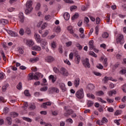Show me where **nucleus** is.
Wrapping results in <instances>:
<instances>
[{
    "label": "nucleus",
    "mask_w": 126,
    "mask_h": 126,
    "mask_svg": "<svg viewBox=\"0 0 126 126\" xmlns=\"http://www.w3.org/2000/svg\"><path fill=\"white\" fill-rule=\"evenodd\" d=\"M24 94L25 95V96H30V94H29V90H25L24 91Z\"/></svg>",
    "instance_id": "3c124183"
},
{
    "label": "nucleus",
    "mask_w": 126,
    "mask_h": 126,
    "mask_svg": "<svg viewBox=\"0 0 126 126\" xmlns=\"http://www.w3.org/2000/svg\"><path fill=\"white\" fill-rule=\"evenodd\" d=\"M27 45L29 47H32L34 45V42H33L32 40H27Z\"/></svg>",
    "instance_id": "a211bd4d"
},
{
    "label": "nucleus",
    "mask_w": 126,
    "mask_h": 126,
    "mask_svg": "<svg viewBox=\"0 0 126 126\" xmlns=\"http://www.w3.org/2000/svg\"><path fill=\"white\" fill-rule=\"evenodd\" d=\"M102 81L104 82V84L108 83V81H109V77L105 76L102 79Z\"/></svg>",
    "instance_id": "bb28decb"
},
{
    "label": "nucleus",
    "mask_w": 126,
    "mask_h": 126,
    "mask_svg": "<svg viewBox=\"0 0 126 126\" xmlns=\"http://www.w3.org/2000/svg\"><path fill=\"white\" fill-rule=\"evenodd\" d=\"M32 49L34 51H41V50H42L41 47L37 45L33 46Z\"/></svg>",
    "instance_id": "393cba45"
},
{
    "label": "nucleus",
    "mask_w": 126,
    "mask_h": 126,
    "mask_svg": "<svg viewBox=\"0 0 126 126\" xmlns=\"http://www.w3.org/2000/svg\"><path fill=\"white\" fill-rule=\"evenodd\" d=\"M45 20H50L51 19V17L50 15H47L45 16Z\"/></svg>",
    "instance_id": "5fc2aeb1"
},
{
    "label": "nucleus",
    "mask_w": 126,
    "mask_h": 126,
    "mask_svg": "<svg viewBox=\"0 0 126 126\" xmlns=\"http://www.w3.org/2000/svg\"><path fill=\"white\" fill-rule=\"evenodd\" d=\"M66 123H69L70 124H72L73 123V121H72V119H68L66 120Z\"/></svg>",
    "instance_id": "0e129e2a"
},
{
    "label": "nucleus",
    "mask_w": 126,
    "mask_h": 126,
    "mask_svg": "<svg viewBox=\"0 0 126 126\" xmlns=\"http://www.w3.org/2000/svg\"><path fill=\"white\" fill-rule=\"evenodd\" d=\"M107 111L108 112H114V108H113V107H108L107 108Z\"/></svg>",
    "instance_id": "338daca9"
},
{
    "label": "nucleus",
    "mask_w": 126,
    "mask_h": 126,
    "mask_svg": "<svg viewBox=\"0 0 126 126\" xmlns=\"http://www.w3.org/2000/svg\"><path fill=\"white\" fill-rule=\"evenodd\" d=\"M34 37H35V39L36 42H37V43H41L42 39V38H41V36H40V35H39L37 33H35Z\"/></svg>",
    "instance_id": "9d476101"
},
{
    "label": "nucleus",
    "mask_w": 126,
    "mask_h": 126,
    "mask_svg": "<svg viewBox=\"0 0 126 126\" xmlns=\"http://www.w3.org/2000/svg\"><path fill=\"white\" fill-rule=\"evenodd\" d=\"M106 123H108V120L105 117H103L101 120V123L106 124Z\"/></svg>",
    "instance_id": "e433bc0d"
},
{
    "label": "nucleus",
    "mask_w": 126,
    "mask_h": 126,
    "mask_svg": "<svg viewBox=\"0 0 126 126\" xmlns=\"http://www.w3.org/2000/svg\"><path fill=\"white\" fill-rule=\"evenodd\" d=\"M122 88H123V91H124V92L126 93V84L124 85Z\"/></svg>",
    "instance_id": "774afa93"
},
{
    "label": "nucleus",
    "mask_w": 126,
    "mask_h": 126,
    "mask_svg": "<svg viewBox=\"0 0 126 126\" xmlns=\"http://www.w3.org/2000/svg\"><path fill=\"white\" fill-rule=\"evenodd\" d=\"M39 60H40V59L38 57H35L33 58H31L30 60V62H31V63H36V62H38Z\"/></svg>",
    "instance_id": "aec40b11"
},
{
    "label": "nucleus",
    "mask_w": 126,
    "mask_h": 126,
    "mask_svg": "<svg viewBox=\"0 0 126 126\" xmlns=\"http://www.w3.org/2000/svg\"><path fill=\"white\" fill-rule=\"evenodd\" d=\"M88 88L90 90H93V89H94V88H95V86H94V85H93L92 84H90L88 86Z\"/></svg>",
    "instance_id": "a878e982"
},
{
    "label": "nucleus",
    "mask_w": 126,
    "mask_h": 126,
    "mask_svg": "<svg viewBox=\"0 0 126 126\" xmlns=\"http://www.w3.org/2000/svg\"><path fill=\"white\" fill-rule=\"evenodd\" d=\"M123 113L122 110H117L114 113L115 116H119Z\"/></svg>",
    "instance_id": "2f4dec72"
},
{
    "label": "nucleus",
    "mask_w": 126,
    "mask_h": 126,
    "mask_svg": "<svg viewBox=\"0 0 126 126\" xmlns=\"http://www.w3.org/2000/svg\"><path fill=\"white\" fill-rule=\"evenodd\" d=\"M120 64H121V63L120 62H117L115 64L113 65L112 67V71H115L119 66H120Z\"/></svg>",
    "instance_id": "2eb2a0df"
},
{
    "label": "nucleus",
    "mask_w": 126,
    "mask_h": 126,
    "mask_svg": "<svg viewBox=\"0 0 126 126\" xmlns=\"http://www.w3.org/2000/svg\"><path fill=\"white\" fill-rule=\"evenodd\" d=\"M76 96L78 99H83L84 98V91L83 89H80L76 93Z\"/></svg>",
    "instance_id": "f03ea898"
},
{
    "label": "nucleus",
    "mask_w": 126,
    "mask_h": 126,
    "mask_svg": "<svg viewBox=\"0 0 126 126\" xmlns=\"http://www.w3.org/2000/svg\"><path fill=\"white\" fill-rule=\"evenodd\" d=\"M40 43L41 45L42 49L43 50H45V47L47 46V45H48V42H47V40H46V39H42L41 42Z\"/></svg>",
    "instance_id": "1a4fd4ad"
},
{
    "label": "nucleus",
    "mask_w": 126,
    "mask_h": 126,
    "mask_svg": "<svg viewBox=\"0 0 126 126\" xmlns=\"http://www.w3.org/2000/svg\"><path fill=\"white\" fill-rule=\"evenodd\" d=\"M88 8L87 6H82L81 7V10L82 11H85L86 10H87Z\"/></svg>",
    "instance_id": "052dcab7"
},
{
    "label": "nucleus",
    "mask_w": 126,
    "mask_h": 126,
    "mask_svg": "<svg viewBox=\"0 0 126 126\" xmlns=\"http://www.w3.org/2000/svg\"><path fill=\"white\" fill-rule=\"evenodd\" d=\"M1 54L2 55L3 61H6V57H5V55L4 54L3 51H1Z\"/></svg>",
    "instance_id": "09e8293b"
},
{
    "label": "nucleus",
    "mask_w": 126,
    "mask_h": 126,
    "mask_svg": "<svg viewBox=\"0 0 126 126\" xmlns=\"http://www.w3.org/2000/svg\"><path fill=\"white\" fill-rule=\"evenodd\" d=\"M7 32L8 34H9V35H10V36H11L12 37H17V33L13 31L8 30Z\"/></svg>",
    "instance_id": "9b49d317"
},
{
    "label": "nucleus",
    "mask_w": 126,
    "mask_h": 126,
    "mask_svg": "<svg viewBox=\"0 0 126 126\" xmlns=\"http://www.w3.org/2000/svg\"><path fill=\"white\" fill-rule=\"evenodd\" d=\"M63 17L65 20H69L70 17V16L69 15V13L67 12L65 13L63 15Z\"/></svg>",
    "instance_id": "6ab92c4d"
},
{
    "label": "nucleus",
    "mask_w": 126,
    "mask_h": 126,
    "mask_svg": "<svg viewBox=\"0 0 126 126\" xmlns=\"http://www.w3.org/2000/svg\"><path fill=\"white\" fill-rule=\"evenodd\" d=\"M90 56H92V57H94V58H97V55L95 54L93 52H90Z\"/></svg>",
    "instance_id": "6e6d98bb"
},
{
    "label": "nucleus",
    "mask_w": 126,
    "mask_h": 126,
    "mask_svg": "<svg viewBox=\"0 0 126 126\" xmlns=\"http://www.w3.org/2000/svg\"><path fill=\"white\" fill-rule=\"evenodd\" d=\"M67 30L69 32L70 34L73 33L74 32L73 31V29L72 28V26H69L67 27Z\"/></svg>",
    "instance_id": "c85d7f7f"
},
{
    "label": "nucleus",
    "mask_w": 126,
    "mask_h": 126,
    "mask_svg": "<svg viewBox=\"0 0 126 126\" xmlns=\"http://www.w3.org/2000/svg\"><path fill=\"white\" fill-rule=\"evenodd\" d=\"M89 45L90 50H93L94 49V41L93 40L90 41Z\"/></svg>",
    "instance_id": "dca6fc26"
},
{
    "label": "nucleus",
    "mask_w": 126,
    "mask_h": 126,
    "mask_svg": "<svg viewBox=\"0 0 126 126\" xmlns=\"http://www.w3.org/2000/svg\"><path fill=\"white\" fill-rule=\"evenodd\" d=\"M83 65L85 66V67H88V68H90V63H89V59L88 58H86L82 62Z\"/></svg>",
    "instance_id": "0eeeda50"
},
{
    "label": "nucleus",
    "mask_w": 126,
    "mask_h": 126,
    "mask_svg": "<svg viewBox=\"0 0 126 126\" xmlns=\"http://www.w3.org/2000/svg\"><path fill=\"white\" fill-rule=\"evenodd\" d=\"M56 47H57V42L53 41L51 43V47L53 49H55Z\"/></svg>",
    "instance_id": "c9c22d12"
},
{
    "label": "nucleus",
    "mask_w": 126,
    "mask_h": 126,
    "mask_svg": "<svg viewBox=\"0 0 126 126\" xmlns=\"http://www.w3.org/2000/svg\"><path fill=\"white\" fill-rule=\"evenodd\" d=\"M59 87L62 90L63 92H65L66 91V88H65V85L64 83H60L59 84Z\"/></svg>",
    "instance_id": "f8f14e48"
},
{
    "label": "nucleus",
    "mask_w": 126,
    "mask_h": 126,
    "mask_svg": "<svg viewBox=\"0 0 126 126\" xmlns=\"http://www.w3.org/2000/svg\"><path fill=\"white\" fill-rule=\"evenodd\" d=\"M78 18V14H75L73 17H72V20H74V19H76V18Z\"/></svg>",
    "instance_id": "603ef678"
},
{
    "label": "nucleus",
    "mask_w": 126,
    "mask_h": 126,
    "mask_svg": "<svg viewBox=\"0 0 126 126\" xmlns=\"http://www.w3.org/2000/svg\"><path fill=\"white\" fill-rule=\"evenodd\" d=\"M23 120H24V121H26L27 122H29V123H31V122H32V119L29 118L23 117Z\"/></svg>",
    "instance_id": "a19ab883"
},
{
    "label": "nucleus",
    "mask_w": 126,
    "mask_h": 126,
    "mask_svg": "<svg viewBox=\"0 0 126 126\" xmlns=\"http://www.w3.org/2000/svg\"><path fill=\"white\" fill-rule=\"evenodd\" d=\"M40 7H41V4H40V3H38L35 7V9L36 10H39Z\"/></svg>",
    "instance_id": "37998d69"
},
{
    "label": "nucleus",
    "mask_w": 126,
    "mask_h": 126,
    "mask_svg": "<svg viewBox=\"0 0 126 126\" xmlns=\"http://www.w3.org/2000/svg\"><path fill=\"white\" fill-rule=\"evenodd\" d=\"M61 27H57L56 28H55V32H57V33H60V32H61Z\"/></svg>",
    "instance_id": "58836bf2"
},
{
    "label": "nucleus",
    "mask_w": 126,
    "mask_h": 126,
    "mask_svg": "<svg viewBox=\"0 0 126 126\" xmlns=\"http://www.w3.org/2000/svg\"><path fill=\"white\" fill-rule=\"evenodd\" d=\"M113 94H114V95H115V94H117V92L115 91V90H113L108 92L109 96L112 97V96H113Z\"/></svg>",
    "instance_id": "412c9836"
},
{
    "label": "nucleus",
    "mask_w": 126,
    "mask_h": 126,
    "mask_svg": "<svg viewBox=\"0 0 126 126\" xmlns=\"http://www.w3.org/2000/svg\"><path fill=\"white\" fill-rule=\"evenodd\" d=\"M60 90L58 88L55 87H51L48 89V93L49 94H53V93H59Z\"/></svg>",
    "instance_id": "20e7f679"
},
{
    "label": "nucleus",
    "mask_w": 126,
    "mask_h": 126,
    "mask_svg": "<svg viewBox=\"0 0 126 126\" xmlns=\"http://www.w3.org/2000/svg\"><path fill=\"white\" fill-rule=\"evenodd\" d=\"M95 34H96V35H98V32H99V27L96 26V27L95 28Z\"/></svg>",
    "instance_id": "e2e57ef3"
},
{
    "label": "nucleus",
    "mask_w": 126,
    "mask_h": 126,
    "mask_svg": "<svg viewBox=\"0 0 126 126\" xmlns=\"http://www.w3.org/2000/svg\"><path fill=\"white\" fill-rule=\"evenodd\" d=\"M19 21L21 22V23H23L24 22V15H23V13L20 12L19 15Z\"/></svg>",
    "instance_id": "4468645a"
},
{
    "label": "nucleus",
    "mask_w": 126,
    "mask_h": 126,
    "mask_svg": "<svg viewBox=\"0 0 126 126\" xmlns=\"http://www.w3.org/2000/svg\"><path fill=\"white\" fill-rule=\"evenodd\" d=\"M7 122L8 125H10L12 124V120H11V118L10 117H7L6 118Z\"/></svg>",
    "instance_id": "72a5a7b5"
},
{
    "label": "nucleus",
    "mask_w": 126,
    "mask_h": 126,
    "mask_svg": "<svg viewBox=\"0 0 126 126\" xmlns=\"http://www.w3.org/2000/svg\"><path fill=\"white\" fill-rule=\"evenodd\" d=\"M60 73L62 74V75H63V76H67V75H68V72L63 67L61 68Z\"/></svg>",
    "instance_id": "423d86ee"
},
{
    "label": "nucleus",
    "mask_w": 126,
    "mask_h": 126,
    "mask_svg": "<svg viewBox=\"0 0 126 126\" xmlns=\"http://www.w3.org/2000/svg\"><path fill=\"white\" fill-rule=\"evenodd\" d=\"M80 79H79V78H77L75 79L74 81V86L75 87H78L79 86Z\"/></svg>",
    "instance_id": "f3484780"
},
{
    "label": "nucleus",
    "mask_w": 126,
    "mask_h": 126,
    "mask_svg": "<svg viewBox=\"0 0 126 126\" xmlns=\"http://www.w3.org/2000/svg\"><path fill=\"white\" fill-rule=\"evenodd\" d=\"M76 46L77 48V49H78V50H79L80 51L81 50H82V46H81L79 43H77L76 44Z\"/></svg>",
    "instance_id": "a18cd8bd"
},
{
    "label": "nucleus",
    "mask_w": 126,
    "mask_h": 126,
    "mask_svg": "<svg viewBox=\"0 0 126 126\" xmlns=\"http://www.w3.org/2000/svg\"><path fill=\"white\" fill-rule=\"evenodd\" d=\"M64 109L65 112H66V113H64V116L65 117H67L68 116L71 115V114H73V111L71 109H68V107L65 106Z\"/></svg>",
    "instance_id": "7ed1b4c3"
},
{
    "label": "nucleus",
    "mask_w": 126,
    "mask_h": 126,
    "mask_svg": "<svg viewBox=\"0 0 126 126\" xmlns=\"http://www.w3.org/2000/svg\"><path fill=\"white\" fill-rule=\"evenodd\" d=\"M87 96L89 98H92V99H95V96L93 94H87Z\"/></svg>",
    "instance_id": "f704fd0d"
},
{
    "label": "nucleus",
    "mask_w": 126,
    "mask_h": 126,
    "mask_svg": "<svg viewBox=\"0 0 126 126\" xmlns=\"http://www.w3.org/2000/svg\"><path fill=\"white\" fill-rule=\"evenodd\" d=\"M10 116L11 118H16V117L18 116V114L16 113V112H11Z\"/></svg>",
    "instance_id": "cd10ccee"
},
{
    "label": "nucleus",
    "mask_w": 126,
    "mask_h": 126,
    "mask_svg": "<svg viewBox=\"0 0 126 126\" xmlns=\"http://www.w3.org/2000/svg\"><path fill=\"white\" fill-rule=\"evenodd\" d=\"M94 104V102L90 100L88 102V107H92Z\"/></svg>",
    "instance_id": "8fccbe9b"
},
{
    "label": "nucleus",
    "mask_w": 126,
    "mask_h": 126,
    "mask_svg": "<svg viewBox=\"0 0 126 126\" xmlns=\"http://www.w3.org/2000/svg\"><path fill=\"white\" fill-rule=\"evenodd\" d=\"M18 51H19V52L20 53V54H21V55H23V54L24 53V51L21 48H19Z\"/></svg>",
    "instance_id": "69168bd1"
},
{
    "label": "nucleus",
    "mask_w": 126,
    "mask_h": 126,
    "mask_svg": "<svg viewBox=\"0 0 126 126\" xmlns=\"http://www.w3.org/2000/svg\"><path fill=\"white\" fill-rule=\"evenodd\" d=\"M106 101L108 103H113L114 102V99H111V98H106Z\"/></svg>",
    "instance_id": "13d9d810"
},
{
    "label": "nucleus",
    "mask_w": 126,
    "mask_h": 126,
    "mask_svg": "<svg viewBox=\"0 0 126 126\" xmlns=\"http://www.w3.org/2000/svg\"><path fill=\"white\" fill-rule=\"evenodd\" d=\"M80 56L79 55H77L75 59L76 63L78 64V63H79L80 62Z\"/></svg>",
    "instance_id": "4be33fe9"
},
{
    "label": "nucleus",
    "mask_w": 126,
    "mask_h": 126,
    "mask_svg": "<svg viewBox=\"0 0 126 126\" xmlns=\"http://www.w3.org/2000/svg\"><path fill=\"white\" fill-rule=\"evenodd\" d=\"M48 34H49V31H45V32H44V33L41 35V37H42L43 38L45 37H47V36L48 35Z\"/></svg>",
    "instance_id": "79ce46f5"
},
{
    "label": "nucleus",
    "mask_w": 126,
    "mask_h": 126,
    "mask_svg": "<svg viewBox=\"0 0 126 126\" xmlns=\"http://www.w3.org/2000/svg\"><path fill=\"white\" fill-rule=\"evenodd\" d=\"M100 21H101V19H100V18L97 17L96 18V24H100Z\"/></svg>",
    "instance_id": "680f3d73"
},
{
    "label": "nucleus",
    "mask_w": 126,
    "mask_h": 126,
    "mask_svg": "<svg viewBox=\"0 0 126 126\" xmlns=\"http://www.w3.org/2000/svg\"><path fill=\"white\" fill-rule=\"evenodd\" d=\"M96 67L99 69H103V68H104V66H103L101 64H99L98 65H97Z\"/></svg>",
    "instance_id": "bf43d9fd"
},
{
    "label": "nucleus",
    "mask_w": 126,
    "mask_h": 126,
    "mask_svg": "<svg viewBox=\"0 0 126 126\" xmlns=\"http://www.w3.org/2000/svg\"><path fill=\"white\" fill-rule=\"evenodd\" d=\"M108 37H109V33H108V32H104L103 33H102V37L104 38H108Z\"/></svg>",
    "instance_id": "7c9ffc66"
},
{
    "label": "nucleus",
    "mask_w": 126,
    "mask_h": 126,
    "mask_svg": "<svg viewBox=\"0 0 126 126\" xmlns=\"http://www.w3.org/2000/svg\"><path fill=\"white\" fill-rule=\"evenodd\" d=\"M40 90L42 92L47 91L48 90V87L47 86L43 87L40 89Z\"/></svg>",
    "instance_id": "c03bdc74"
},
{
    "label": "nucleus",
    "mask_w": 126,
    "mask_h": 126,
    "mask_svg": "<svg viewBox=\"0 0 126 126\" xmlns=\"http://www.w3.org/2000/svg\"><path fill=\"white\" fill-rule=\"evenodd\" d=\"M7 88V85H4V86H3V87H2V90L3 92H5V91H6Z\"/></svg>",
    "instance_id": "864d4df0"
},
{
    "label": "nucleus",
    "mask_w": 126,
    "mask_h": 126,
    "mask_svg": "<svg viewBox=\"0 0 126 126\" xmlns=\"http://www.w3.org/2000/svg\"><path fill=\"white\" fill-rule=\"evenodd\" d=\"M26 7L27 8L25 10V14H29L32 12V10H33V7H32V1L30 0L28 1L26 3Z\"/></svg>",
    "instance_id": "f257e3e1"
},
{
    "label": "nucleus",
    "mask_w": 126,
    "mask_h": 126,
    "mask_svg": "<svg viewBox=\"0 0 126 126\" xmlns=\"http://www.w3.org/2000/svg\"><path fill=\"white\" fill-rule=\"evenodd\" d=\"M71 34H72V36H73V37L76 38V39H79V36H78V35H77V34L76 33H74V32L72 33Z\"/></svg>",
    "instance_id": "4d7b16f0"
},
{
    "label": "nucleus",
    "mask_w": 126,
    "mask_h": 126,
    "mask_svg": "<svg viewBox=\"0 0 126 126\" xmlns=\"http://www.w3.org/2000/svg\"><path fill=\"white\" fill-rule=\"evenodd\" d=\"M107 61H108V59H107V58H105L104 59L103 63V65L105 67H107V66H108Z\"/></svg>",
    "instance_id": "c756f323"
},
{
    "label": "nucleus",
    "mask_w": 126,
    "mask_h": 126,
    "mask_svg": "<svg viewBox=\"0 0 126 126\" xmlns=\"http://www.w3.org/2000/svg\"><path fill=\"white\" fill-rule=\"evenodd\" d=\"M29 80H32V79H34V74L32 73H30L29 74Z\"/></svg>",
    "instance_id": "473e14b6"
},
{
    "label": "nucleus",
    "mask_w": 126,
    "mask_h": 126,
    "mask_svg": "<svg viewBox=\"0 0 126 126\" xmlns=\"http://www.w3.org/2000/svg\"><path fill=\"white\" fill-rule=\"evenodd\" d=\"M49 79L50 80H52L53 83H55L56 82V78L55 77V76H54V75H51L49 76Z\"/></svg>",
    "instance_id": "b1692460"
},
{
    "label": "nucleus",
    "mask_w": 126,
    "mask_h": 126,
    "mask_svg": "<svg viewBox=\"0 0 126 126\" xmlns=\"http://www.w3.org/2000/svg\"><path fill=\"white\" fill-rule=\"evenodd\" d=\"M24 29H21L19 31V33L21 35V36H23L24 35Z\"/></svg>",
    "instance_id": "49530a36"
},
{
    "label": "nucleus",
    "mask_w": 126,
    "mask_h": 126,
    "mask_svg": "<svg viewBox=\"0 0 126 126\" xmlns=\"http://www.w3.org/2000/svg\"><path fill=\"white\" fill-rule=\"evenodd\" d=\"M44 77V75H43L41 73H35L34 75L33 79L35 80H38L39 77H41V78H43Z\"/></svg>",
    "instance_id": "6e6552de"
},
{
    "label": "nucleus",
    "mask_w": 126,
    "mask_h": 126,
    "mask_svg": "<svg viewBox=\"0 0 126 126\" xmlns=\"http://www.w3.org/2000/svg\"><path fill=\"white\" fill-rule=\"evenodd\" d=\"M116 42L117 44H121L122 45V44L125 43V39H124V35L120 34V36L118 37V38L116 39Z\"/></svg>",
    "instance_id": "39448f33"
},
{
    "label": "nucleus",
    "mask_w": 126,
    "mask_h": 126,
    "mask_svg": "<svg viewBox=\"0 0 126 126\" xmlns=\"http://www.w3.org/2000/svg\"><path fill=\"white\" fill-rule=\"evenodd\" d=\"M54 58L52 56H47L45 59V62H47V63H52V62H54Z\"/></svg>",
    "instance_id": "ddd939ff"
},
{
    "label": "nucleus",
    "mask_w": 126,
    "mask_h": 126,
    "mask_svg": "<svg viewBox=\"0 0 126 126\" xmlns=\"http://www.w3.org/2000/svg\"><path fill=\"white\" fill-rule=\"evenodd\" d=\"M96 95L97 96H102V95H104V92H103V91H99L97 92L96 93Z\"/></svg>",
    "instance_id": "ea45409f"
},
{
    "label": "nucleus",
    "mask_w": 126,
    "mask_h": 126,
    "mask_svg": "<svg viewBox=\"0 0 126 126\" xmlns=\"http://www.w3.org/2000/svg\"><path fill=\"white\" fill-rule=\"evenodd\" d=\"M17 88L19 90H20L22 88V83L21 82H20L18 85L17 86Z\"/></svg>",
    "instance_id": "de8ad7c7"
},
{
    "label": "nucleus",
    "mask_w": 126,
    "mask_h": 126,
    "mask_svg": "<svg viewBox=\"0 0 126 126\" xmlns=\"http://www.w3.org/2000/svg\"><path fill=\"white\" fill-rule=\"evenodd\" d=\"M7 23H8V21L7 20L3 19L0 20V24H3L4 25L5 24H7Z\"/></svg>",
    "instance_id": "5701e85b"
},
{
    "label": "nucleus",
    "mask_w": 126,
    "mask_h": 126,
    "mask_svg": "<svg viewBox=\"0 0 126 126\" xmlns=\"http://www.w3.org/2000/svg\"><path fill=\"white\" fill-rule=\"evenodd\" d=\"M26 33L28 34V35H30L31 34V30H30L29 28H27L26 29Z\"/></svg>",
    "instance_id": "4c0bfd02"
}]
</instances>
